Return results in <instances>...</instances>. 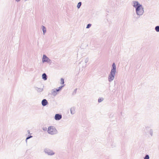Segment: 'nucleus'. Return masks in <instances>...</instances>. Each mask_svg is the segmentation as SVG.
Masks as SVG:
<instances>
[{
    "instance_id": "f257e3e1",
    "label": "nucleus",
    "mask_w": 159,
    "mask_h": 159,
    "mask_svg": "<svg viewBox=\"0 0 159 159\" xmlns=\"http://www.w3.org/2000/svg\"><path fill=\"white\" fill-rule=\"evenodd\" d=\"M133 3V6L135 8L136 14L139 16L142 15L144 12L142 5L137 1H134Z\"/></svg>"
},
{
    "instance_id": "f03ea898",
    "label": "nucleus",
    "mask_w": 159,
    "mask_h": 159,
    "mask_svg": "<svg viewBox=\"0 0 159 159\" xmlns=\"http://www.w3.org/2000/svg\"><path fill=\"white\" fill-rule=\"evenodd\" d=\"M116 65L115 63L114 62L112 64L111 72L108 76L109 82H111L114 80L116 75Z\"/></svg>"
},
{
    "instance_id": "7ed1b4c3",
    "label": "nucleus",
    "mask_w": 159,
    "mask_h": 159,
    "mask_svg": "<svg viewBox=\"0 0 159 159\" xmlns=\"http://www.w3.org/2000/svg\"><path fill=\"white\" fill-rule=\"evenodd\" d=\"M47 131L48 134L51 135L56 134L58 133V131L55 127L52 126L48 127Z\"/></svg>"
},
{
    "instance_id": "20e7f679",
    "label": "nucleus",
    "mask_w": 159,
    "mask_h": 159,
    "mask_svg": "<svg viewBox=\"0 0 159 159\" xmlns=\"http://www.w3.org/2000/svg\"><path fill=\"white\" fill-rule=\"evenodd\" d=\"M42 61L43 63L47 62L49 64H51L52 63L51 60L49 59L45 55H43Z\"/></svg>"
},
{
    "instance_id": "39448f33",
    "label": "nucleus",
    "mask_w": 159,
    "mask_h": 159,
    "mask_svg": "<svg viewBox=\"0 0 159 159\" xmlns=\"http://www.w3.org/2000/svg\"><path fill=\"white\" fill-rule=\"evenodd\" d=\"M44 152L46 154H47L48 155H52L55 154V153L52 150L48 148L44 149Z\"/></svg>"
},
{
    "instance_id": "423d86ee",
    "label": "nucleus",
    "mask_w": 159,
    "mask_h": 159,
    "mask_svg": "<svg viewBox=\"0 0 159 159\" xmlns=\"http://www.w3.org/2000/svg\"><path fill=\"white\" fill-rule=\"evenodd\" d=\"M62 118V115L59 114H57L55 115L54 119L56 120H59Z\"/></svg>"
},
{
    "instance_id": "0eeeda50",
    "label": "nucleus",
    "mask_w": 159,
    "mask_h": 159,
    "mask_svg": "<svg viewBox=\"0 0 159 159\" xmlns=\"http://www.w3.org/2000/svg\"><path fill=\"white\" fill-rule=\"evenodd\" d=\"M41 104L43 106H45L48 104V103L46 99H44L42 101Z\"/></svg>"
},
{
    "instance_id": "6e6552de",
    "label": "nucleus",
    "mask_w": 159,
    "mask_h": 159,
    "mask_svg": "<svg viewBox=\"0 0 159 159\" xmlns=\"http://www.w3.org/2000/svg\"><path fill=\"white\" fill-rule=\"evenodd\" d=\"M34 88L35 90H36L38 92H41L43 91V88H38L37 87H35Z\"/></svg>"
},
{
    "instance_id": "1a4fd4ad",
    "label": "nucleus",
    "mask_w": 159,
    "mask_h": 159,
    "mask_svg": "<svg viewBox=\"0 0 159 159\" xmlns=\"http://www.w3.org/2000/svg\"><path fill=\"white\" fill-rule=\"evenodd\" d=\"M42 79L44 80H46L47 79L48 77L46 73H44L42 75Z\"/></svg>"
},
{
    "instance_id": "9d476101",
    "label": "nucleus",
    "mask_w": 159,
    "mask_h": 159,
    "mask_svg": "<svg viewBox=\"0 0 159 159\" xmlns=\"http://www.w3.org/2000/svg\"><path fill=\"white\" fill-rule=\"evenodd\" d=\"M57 92L56 91L55 89H52V95L54 96H56L57 94Z\"/></svg>"
},
{
    "instance_id": "9b49d317",
    "label": "nucleus",
    "mask_w": 159,
    "mask_h": 159,
    "mask_svg": "<svg viewBox=\"0 0 159 159\" xmlns=\"http://www.w3.org/2000/svg\"><path fill=\"white\" fill-rule=\"evenodd\" d=\"M70 112L72 114H74L75 113V108L74 107H71L70 109Z\"/></svg>"
},
{
    "instance_id": "f8f14e48",
    "label": "nucleus",
    "mask_w": 159,
    "mask_h": 159,
    "mask_svg": "<svg viewBox=\"0 0 159 159\" xmlns=\"http://www.w3.org/2000/svg\"><path fill=\"white\" fill-rule=\"evenodd\" d=\"M42 29L43 33V34H44L46 32V28L44 26L42 25Z\"/></svg>"
},
{
    "instance_id": "ddd939ff",
    "label": "nucleus",
    "mask_w": 159,
    "mask_h": 159,
    "mask_svg": "<svg viewBox=\"0 0 159 159\" xmlns=\"http://www.w3.org/2000/svg\"><path fill=\"white\" fill-rule=\"evenodd\" d=\"M64 85H61L57 89H55L56 90V91H57V92H59V91H60L62 88L64 87Z\"/></svg>"
},
{
    "instance_id": "4468645a",
    "label": "nucleus",
    "mask_w": 159,
    "mask_h": 159,
    "mask_svg": "<svg viewBox=\"0 0 159 159\" xmlns=\"http://www.w3.org/2000/svg\"><path fill=\"white\" fill-rule=\"evenodd\" d=\"M81 5H82V3L81 2H79L77 4V8L78 9L80 8Z\"/></svg>"
},
{
    "instance_id": "2eb2a0df",
    "label": "nucleus",
    "mask_w": 159,
    "mask_h": 159,
    "mask_svg": "<svg viewBox=\"0 0 159 159\" xmlns=\"http://www.w3.org/2000/svg\"><path fill=\"white\" fill-rule=\"evenodd\" d=\"M155 30L156 31L159 32V26H157L155 27Z\"/></svg>"
},
{
    "instance_id": "dca6fc26",
    "label": "nucleus",
    "mask_w": 159,
    "mask_h": 159,
    "mask_svg": "<svg viewBox=\"0 0 159 159\" xmlns=\"http://www.w3.org/2000/svg\"><path fill=\"white\" fill-rule=\"evenodd\" d=\"M61 83H60L61 84H64V79L63 78H61Z\"/></svg>"
},
{
    "instance_id": "f3484780",
    "label": "nucleus",
    "mask_w": 159,
    "mask_h": 159,
    "mask_svg": "<svg viewBox=\"0 0 159 159\" xmlns=\"http://www.w3.org/2000/svg\"><path fill=\"white\" fill-rule=\"evenodd\" d=\"M149 157L148 155L146 154L144 157V159H149Z\"/></svg>"
},
{
    "instance_id": "a211bd4d",
    "label": "nucleus",
    "mask_w": 159,
    "mask_h": 159,
    "mask_svg": "<svg viewBox=\"0 0 159 159\" xmlns=\"http://www.w3.org/2000/svg\"><path fill=\"white\" fill-rule=\"evenodd\" d=\"M103 100V98H99L98 99V102H102Z\"/></svg>"
},
{
    "instance_id": "6ab92c4d",
    "label": "nucleus",
    "mask_w": 159,
    "mask_h": 159,
    "mask_svg": "<svg viewBox=\"0 0 159 159\" xmlns=\"http://www.w3.org/2000/svg\"><path fill=\"white\" fill-rule=\"evenodd\" d=\"M91 25H92L91 24H88L87 25L86 28L87 29H89V28H90V27L91 26Z\"/></svg>"
},
{
    "instance_id": "aec40b11",
    "label": "nucleus",
    "mask_w": 159,
    "mask_h": 159,
    "mask_svg": "<svg viewBox=\"0 0 159 159\" xmlns=\"http://www.w3.org/2000/svg\"><path fill=\"white\" fill-rule=\"evenodd\" d=\"M149 132H150V134L151 135V136H152V135H153V130H152V129H150Z\"/></svg>"
},
{
    "instance_id": "412c9836",
    "label": "nucleus",
    "mask_w": 159,
    "mask_h": 159,
    "mask_svg": "<svg viewBox=\"0 0 159 159\" xmlns=\"http://www.w3.org/2000/svg\"><path fill=\"white\" fill-rule=\"evenodd\" d=\"M32 137H33L31 135H29L26 138V140H28V139H30V138H32Z\"/></svg>"
},
{
    "instance_id": "4be33fe9",
    "label": "nucleus",
    "mask_w": 159,
    "mask_h": 159,
    "mask_svg": "<svg viewBox=\"0 0 159 159\" xmlns=\"http://www.w3.org/2000/svg\"><path fill=\"white\" fill-rule=\"evenodd\" d=\"M77 89V88L75 89L74 92L73 93V94H76Z\"/></svg>"
},
{
    "instance_id": "5701e85b",
    "label": "nucleus",
    "mask_w": 159,
    "mask_h": 159,
    "mask_svg": "<svg viewBox=\"0 0 159 159\" xmlns=\"http://www.w3.org/2000/svg\"><path fill=\"white\" fill-rule=\"evenodd\" d=\"M43 129L45 131H47V128L46 127H43Z\"/></svg>"
},
{
    "instance_id": "b1692460",
    "label": "nucleus",
    "mask_w": 159,
    "mask_h": 159,
    "mask_svg": "<svg viewBox=\"0 0 159 159\" xmlns=\"http://www.w3.org/2000/svg\"><path fill=\"white\" fill-rule=\"evenodd\" d=\"M89 61L88 58H87L85 60V62L86 63H87Z\"/></svg>"
},
{
    "instance_id": "393cba45",
    "label": "nucleus",
    "mask_w": 159,
    "mask_h": 159,
    "mask_svg": "<svg viewBox=\"0 0 159 159\" xmlns=\"http://www.w3.org/2000/svg\"><path fill=\"white\" fill-rule=\"evenodd\" d=\"M149 128H149V127H146V128H145L146 130L147 131V130H148V129H149Z\"/></svg>"
},
{
    "instance_id": "a878e982",
    "label": "nucleus",
    "mask_w": 159,
    "mask_h": 159,
    "mask_svg": "<svg viewBox=\"0 0 159 159\" xmlns=\"http://www.w3.org/2000/svg\"><path fill=\"white\" fill-rule=\"evenodd\" d=\"M21 0H15L16 1L18 2L20 1Z\"/></svg>"
},
{
    "instance_id": "bb28decb",
    "label": "nucleus",
    "mask_w": 159,
    "mask_h": 159,
    "mask_svg": "<svg viewBox=\"0 0 159 159\" xmlns=\"http://www.w3.org/2000/svg\"><path fill=\"white\" fill-rule=\"evenodd\" d=\"M27 140H26H26H25V141H26V142H27Z\"/></svg>"
},
{
    "instance_id": "cd10ccee",
    "label": "nucleus",
    "mask_w": 159,
    "mask_h": 159,
    "mask_svg": "<svg viewBox=\"0 0 159 159\" xmlns=\"http://www.w3.org/2000/svg\"><path fill=\"white\" fill-rule=\"evenodd\" d=\"M28 132H30V131H29V130H28Z\"/></svg>"
}]
</instances>
